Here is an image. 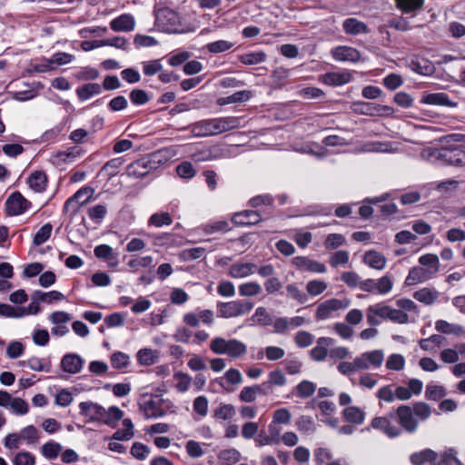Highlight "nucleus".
<instances>
[{"mask_svg":"<svg viewBox=\"0 0 465 465\" xmlns=\"http://www.w3.org/2000/svg\"><path fill=\"white\" fill-rule=\"evenodd\" d=\"M240 126V119L235 116L203 119L189 126L191 134L195 137L218 135Z\"/></svg>","mask_w":465,"mask_h":465,"instance_id":"f257e3e1","label":"nucleus"},{"mask_svg":"<svg viewBox=\"0 0 465 465\" xmlns=\"http://www.w3.org/2000/svg\"><path fill=\"white\" fill-rule=\"evenodd\" d=\"M140 410L146 419H157L175 412V406L159 394H143L139 402Z\"/></svg>","mask_w":465,"mask_h":465,"instance_id":"f03ea898","label":"nucleus"},{"mask_svg":"<svg viewBox=\"0 0 465 465\" xmlns=\"http://www.w3.org/2000/svg\"><path fill=\"white\" fill-rule=\"evenodd\" d=\"M163 163L162 153L154 152L128 164L125 174L128 177L143 178L151 172L157 170Z\"/></svg>","mask_w":465,"mask_h":465,"instance_id":"7ed1b4c3","label":"nucleus"},{"mask_svg":"<svg viewBox=\"0 0 465 465\" xmlns=\"http://www.w3.org/2000/svg\"><path fill=\"white\" fill-rule=\"evenodd\" d=\"M80 413L88 420H98L114 428L116 426V407L112 406L106 411L102 406L91 402L83 401L79 404Z\"/></svg>","mask_w":465,"mask_h":465,"instance_id":"20e7f679","label":"nucleus"},{"mask_svg":"<svg viewBox=\"0 0 465 465\" xmlns=\"http://www.w3.org/2000/svg\"><path fill=\"white\" fill-rule=\"evenodd\" d=\"M210 349L216 354H226L230 358L238 359L247 352V346L237 339L225 340L215 337L211 341Z\"/></svg>","mask_w":465,"mask_h":465,"instance_id":"39448f33","label":"nucleus"},{"mask_svg":"<svg viewBox=\"0 0 465 465\" xmlns=\"http://www.w3.org/2000/svg\"><path fill=\"white\" fill-rule=\"evenodd\" d=\"M218 317L221 318H235L244 315L252 311L253 302L250 301L235 300L232 302H217Z\"/></svg>","mask_w":465,"mask_h":465,"instance_id":"423d86ee","label":"nucleus"},{"mask_svg":"<svg viewBox=\"0 0 465 465\" xmlns=\"http://www.w3.org/2000/svg\"><path fill=\"white\" fill-rule=\"evenodd\" d=\"M435 157L444 165L465 166V149L463 147L441 144L440 148L437 150Z\"/></svg>","mask_w":465,"mask_h":465,"instance_id":"0eeeda50","label":"nucleus"},{"mask_svg":"<svg viewBox=\"0 0 465 465\" xmlns=\"http://www.w3.org/2000/svg\"><path fill=\"white\" fill-rule=\"evenodd\" d=\"M371 428L384 433L389 438H396L401 434V429L397 424L394 411H390L386 416L375 417L371 422Z\"/></svg>","mask_w":465,"mask_h":465,"instance_id":"6e6552de","label":"nucleus"},{"mask_svg":"<svg viewBox=\"0 0 465 465\" xmlns=\"http://www.w3.org/2000/svg\"><path fill=\"white\" fill-rule=\"evenodd\" d=\"M394 411L397 424L401 427V431L414 433L419 426V420L415 418L412 409L409 405H400Z\"/></svg>","mask_w":465,"mask_h":465,"instance_id":"1a4fd4ad","label":"nucleus"},{"mask_svg":"<svg viewBox=\"0 0 465 465\" xmlns=\"http://www.w3.org/2000/svg\"><path fill=\"white\" fill-rule=\"evenodd\" d=\"M155 25L158 29H169L180 23L178 13L168 7H154Z\"/></svg>","mask_w":465,"mask_h":465,"instance_id":"9d476101","label":"nucleus"},{"mask_svg":"<svg viewBox=\"0 0 465 465\" xmlns=\"http://www.w3.org/2000/svg\"><path fill=\"white\" fill-rule=\"evenodd\" d=\"M31 203L19 192L13 193L5 202L7 215L16 216L25 213Z\"/></svg>","mask_w":465,"mask_h":465,"instance_id":"9b49d317","label":"nucleus"},{"mask_svg":"<svg viewBox=\"0 0 465 465\" xmlns=\"http://www.w3.org/2000/svg\"><path fill=\"white\" fill-rule=\"evenodd\" d=\"M349 302H343L341 300L332 298L320 303L317 307L315 318L317 321H323L331 317L332 313L341 309H345Z\"/></svg>","mask_w":465,"mask_h":465,"instance_id":"f8f14e48","label":"nucleus"},{"mask_svg":"<svg viewBox=\"0 0 465 465\" xmlns=\"http://www.w3.org/2000/svg\"><path fill=\"white\" fill-rule=\"evenodd\" d=\"M384 359V354L381 350H374L371 351L364 352L355 358V364L360 370H367L371 366L379 368Z\"/></svg>","mask_w":465,"mask_h":465,"instance_id":"ddd939ff","label":"nucleus"},{"mask_svg":"<svg viewBox=\"0 0 465 465\" xmlns=\"http://www.w3.org/2000/svg\"><path fill=\"white\" fill-rule=\"evenodd\" d=\"M262 220L261 213L255 210H243L233 213L232 216V223L242 227L258 224Z\"/></svg>","mask_w":465,"mask_h":465,"instance_id":"4468645a","label":"nucleus"},{"mask_svg":"<svg viewBox=\"0 0 465 465\" xmlns=\"http://www.w3.org/2000/svg\"><path fill=\"white\" fill-rule=\"evenodd\" d=\"M292 263L297 270L302 272L316 273H323L326 272V266L324 263L311 260L306 256H296L292 260Z\"/></svg>","mask_w":465,"mask_h":465,"instance_id":"2eb2a0df","label":"nucleus"},{"mask_svg":"<svg viewBox=\"0 0 465 465\" xmlns=\"http://www.w3.org/2000/svg\"><path fill=\"white\" fill-rule=\"evenodd\" d=\"M420 103L430 105L445 106L454 108L458 104L445 93H425L420 98Z\"/></svg>","mask_w":465,"mask_h":465,"instance_id":"dca6fc26","label":"nucleus"},{"mask_svg":"<svg viewBox=\"0 0 465 465\" xmlns=\"http://www.w3.org/2000/svg\"><path fill=\"white\" fill-rule=\"evenodd\" d=\"M84 361L76 353H66L61 361V367L64 371L70 374H76L83 369Z\"/></svg>","mask_w":465,"mask_h":465,"instance_id":"f3484780","label":"nucleus"},{"mask_svg":"<svg viewBox=\"0 0 465 465\" xmlns=\"http://www.w3.org/2000/svg\"><path fill=\"white\" fill-rule=\"evenodd\" d=\"M352 76L349 71L329 72L322 76L323 84L331 86H339L350 83Z\"/></svg>","mask_w":465,"mask_h":465,"instance_id":"a211bd4d","label":"nucleus"},{"mask_svg":"<svg viewBox=\"0 0 465 465\" xmlns=\"http://www.w3.org/2000/svg\"><path fill=\"white\" fill-rule=\"evenodd\" d=\"M334 340L330 337H321L317 340V345L313 347L311 351V357L316 361H322L328 355L327 347L332 345Z\"/></svg>","mask_w":465,"mask_h":465,"instance_id":"6ab92c4d","label":"nucleus"},{"mask_svg":"<svg viewBox=\"0 0 465 465\" xmlns=\"http://www.w3.org/2000/svg\"><path fill=\"white\" fill-rule=\"evenodd\" d=\"M352 108L354 112L365 115H374L375 114H379L381 111L391 110V108L387 105H381L375 103L361 101L353 103Z\"/></svg>","mask_w":465,"mask_h":465,"instance_id":"aec40b11","label":"nucleus"},{"mask_svg":"<svg viewBox=\"0 0 465 465\" xmlns=\"http://www.w3.org/2000/svg\"><path fill=\"white\" fill-rule=\"evenodd\" d=\"M248 325L257 324L262 327H267L272 324V316L268 312L265 307L256 308L252 317L246 320Z\"/></svg>","mask_w":465,"mask_h":465,"instance_id":"412c9836","label":"nucleus"},{"mask_svg":"<svg viewBox=\"0 0 465 465\" xmlns=\"http://www.w3.org/2000/svg\"><path fill=\"white\" fill-rule=\"evenodd\" d=\"M331 54L337 61L356 62L360 59V53L350 46H337L332 49Z\"/></svg>","mask_w":465,"mask_h":465,"instance_id":"4be33fe9","label":"nucleus"},{"mask_svg":"<svg viewBox=\"0 0 465 465\" xmlns=\"http://www.w3.org/2000/svg\"><path fill=\"white\" fill-rule=\"evenodd\" d=\"M256 269V264L252 262H236L230 266L228 274L232 278H244L252 274Z\"/></svg>","mask_w":465,"mask_h":465,"instance_id":"5701e85b","label":"nucleus"},{"mask_svg":"<svg viewBox=\"0 0 465 465\" xmlns=\"http://www.w3.org/2000/svg\"><path fill=\"white\" fill-rule=\"evenodd\" d=\"M437 459L438 454L430 449L414 452L410 456V461L412 465H425L426 463L431 465Z\"/></svg>","mask_w":465,"mask_h":465,"instance_id":"b1692460","label":"nucleus"},{"mask_svg":"<svg viewBox=\"0 0 465 465\" xmlns=\"http://www.w3.org/2000/svg\"><path fill=\"white\" fill-rule=\"evenodd\" d=\"M252 95L253 94L252 91L242 90L235 92L231 95L218 98L217 104L223 106L231 104L244 103L249 101L252 97Z\"/></svg>","mask_w":465,"mask_h":465,"instance_id":"393cba45","label":"nucleus"},{"mask_svg":"<svg viewBox=\"0 0 465 465\" xmlns=\"http://www.w3.org/2000/svg\"><path fill=\"white\" fill-rule=\"evenodd\" d=\"M27 183L32 190L36 193H42L46 189L47 176L42 171H35L28 177Z\"/></svg>","mask_w":465,"mask_h":465,"instance_id":"a878e982","label":"nucleus"},{"mask_svg":"<svg viewBox=\"0 0 465 465\" xmlns=\"http://www.w3.org/2000/svg\"><path fill=\"white\" fill-rule=\"evenodd\" d=\"M295 427L302 434L312 435L316 431L317 424L315 423L312 417L308 415H301L295 420Z\"/></svg>","mask_w":465,"mask_h":465,"instance_id":"bb28decb","label":"nucleus"},{"mask_svg":"<svg viewBox=\"0 0 465 465\" xmlns=\"http://www.w3.org/2000/svg\"><path fill=\"white\" fill-rule=\"evenodd\" d=\"M363 262L371 268L382 270L386 265L385 257L380 252L371 250L365 252Z\"/></svg>","mask_w":465,"mask_h":465,"instance_id":"cd10ccee","label":"nucleus"},{"mask_svg":"<svg viewBox=\"0 0 465 465\" xmlns=\"http://www.w3.org/2000/svg\"><path fill=\"white\" fill-rule=\"evenodd\" d=\"M413 298L426 305H430L439 298V292L434 288H422L413 293Z\"/></svg>","mask_w":465,"mask_h":465,"instance_id":"c85d7f7f","label":"nucleus"},{"mask_svg":"<svg viewBox=\"0 0 465 465\" xmlns=\"http://www.w3.org/2000/svg\"><path fill=\"white\" fill-rule=\"evenodd\" d=\"M333 209V204L315 203L305 207L304 212L309 216H330L332 214Z\"/></svg>","mask_w":465,"mask_h":465,"instance_id":"c756f323","label":"nucleus"},{"mask_svg":"<svg viewBox=\"0 0 465 465\" xmlns=\"http://www.w3.org/2000/svg\"><path fill=\"white\" fill-rule=\"evenodd\" d=\"M342 416L346 421L360 425L364 421L365 413L356 406H350L342 411Z\"/></svg>","mask_w":465,"mask_h":465,"instance_id":"7c9ffc66","label":"nucleus"},{"mask_svg":"<svg viewBox=\"0 0 465 465\" xmlns=\"http://www.w3.org/2000/svg\"><path fill=\"white\" fill-rule=\"evenodd\" d=\"M101 91L102 87L99 84L90 83L79 86L76 89V94L81 101H85L90 99L92 96L100 94Z\"/></svg>","mask_w":465,"mask_h":465,"instance_id":"2f4dec72","label":"nucleus"},{"mask_svg":"<svg viewBox=\"0 0 465 465\" xmlns=\"http://www.w3.org/2000/svg\"><path fill=\"white\" fill-rule=\"evenodd\" d=\"M435 329L444 334H454L461 335L464 332V329L461 325L450 323L444 320H438L435 322Z\"/></svg>","mask_w":465,"mask_h":465,"instance_id":"473e14b6","label":"nucleus"},{"mask_svg":"<svg viewBox=\"0 0 465 465\" xmlns=\"http://www.w3.org/2000/svg\"><path fill=\"white\" fill-rule=\"evenodd\" d=\"M235 408L232 404L221 402L217 408L213 410V417L215 420H227L235 415Z\"/></svg>","mask_w":465,"mask_h":465,"instance_id":"72a5a7b5","label":"nucleus"},{"mask_svg":"<svg viewBox=\"0 0 465 465\" xmlns=\"http://www.w3.org/2000/svg\"><path fill=\"white\" fill-rule=\"evenodd\" d=\"M22 366H26L35 371H50L51 363L49 361L45 359H40L37 357H32L27 361H23L20 362Z\"/></svg>","mask_w":465,"mask_h":465,"instance_id":"f704fd0d","label":"nucleus"},{"mask_svg":"<svg viewBox=\"0 0 465 465\" xmlns=\"http://www.w3.org/2000/svg\"><path fill=\"white\" fill-rule=\"evenodd\" d=\"M410 67L417 74L430 75L434 71L433 64L426 59L411 60Z\"/></svg>","mask_w":465,"mask_h":465,"instance_id":"c9c22d12","label":"nucleus"},{"mask_svg":"<svg viewBox=\"0 0 465 465\" xmlns=\"http://www.w3.org/2000/svg\"><path fill=\"white\" fill-rule=\"evenodd\" d=\"M427 272L421 267H413L410 270L405 279V284L408 286L422 282L427 280Z\"/></svg>","mask_w":465,"mask_h":465,"instance_id":"e433bc0d","label":"nucleus"},{"mask_svg":"<svg viewBox=\"0 0 465 465\" xmlns=\"http://www.w3.org/2000/svg\"><path fill=\"white\" fill-rule=\"evenodd\" d=\"M127 265L133 270H138L139 268H149L154 267L153 259L152 256H143L132 258L127 262Z\"/></svg>","mask_w":465,"mask_h":465,"instance_id":"4c0bfd02","label":"nucleus"},{"mask_svg":"<svg viewBox=\"0 0 465 465\" xmlns=\"http://www.w3.org/2000/svg\"><path fill=\"white\" fill-rule=\"evenodd\" d=\"M424 0H396L397 6L403 14H410L420 9Z\"/></svg>","mask_w":465,"mask_h":465,"instance_id":"58836bf2","label":"nucleus"},{"mask_svg":"<svg viewBox=\"0 0 465 465\" xmlns=\"http://www.w3.org/2000/svg\"><path fill=\"white\" fill-rule=\"evenodd\" d=\"M223 381H226L229 384L236 385L242 383V376L239 370L231 368L224 373L223 377L217 379L221 386L225 388Z\"/></svg>","mask_w":465,"mask_h":465,"instance_id":"ea45409f","label":"nucleus"},{"mask_svg":"<svg viewBox=\"0 0 465 465\" xmlns=\"http://www.w3.org/2000/svg\"><path fill=\"white\" fill-rule=\"evenodd\" d=\"M413 414L418 420H426L431 414V408L423 401H417L411 407Z\"/></svg>","mask_w":465,"mask_h":465,"instance_id":"a19ab883","label":"nucleus"},{"mask_svg":"<svg viewBox=\"0 0 465 465\" xmlns=\"http://www.w3.org/2000/svg\"><path fill=\"white\" fill-rule=\"evenodd\" d=\"M158 358L157 351L152 349H141L137 352V359L140 364L149 366L153 364Z\"/></svg>","mask_w":465,"mask_h":465,"instance_id":"79ce46f5","label":"nucleus"},{"mask_svg":"<svg viewBox=\"0 0 465 465\" xmlns=\"http://www.w3.org/2000/svg\"><path fill=\"white\" fill-rule=\"evenodd\" d=\"M173 223V219L169 213H155L151 215L148 221L149 225L154 227H162L163 225H170Z\"/></svg>","mask_w":465,"mask_h":465,"instance_id":"37998d69","label":"nucleus"},{"mask_svg":"<svg viewBox=\"0 0 465 465\" xmlns=\"http://www.w3.org/2000/svg\"><path fill=\"white\" fill-rule=\"evenodd\" d=\"M35 292L37 295L35 300H40L41 302L52 303L54 302L63 301L65 298L64 295L58 291L44 292L42 291L36 290Z\"/></svg>","mask_w":465,"mask_h":465,"instance_id":"c03bdc74","label":"nucleus"},{"mask_svg":"<svg viewBox=\"0 0 465 465\" xmlns=\"http://www.w3.org/2000/svg\"><path fill=\"white\" fill-rule=\"evenodd\" d=\"M53 226L51 223L44 224L34 236V245L40 246L45 243L51 236Z\"/></svg>","mask_w":465,"mask_h":465,"instance_id":"a18cd8bd","label":"nucleus"},{"mask_svg":"<svg viewBox=\"0 0 465 465\" xmlns=\"http://www.w3.org/2000/svg\"><path fill=\"white\" fill-rule=\"evenodd\" d=\"M446 395V390L443 386L428 384L426 387L425 397L429 401H440Z\"/></svg>","mask_w":465,"mask_h":465,"instance_id":"49530a36","label":"nucleus"},{"mask_svg":"<svg viewBox=\"0 0 465 465\" xmlns=\"http://www.w3.org/2000/svg\"><path fill=\"white\" fill-rule=\"evenodd\" d=\"M266 59V54L263 52H251L243 54L240 56L239 60L242 64L252 65L263 62Z\"/></svg>","mask_w":465,"mask_h":465,"instance_id":"de8ad7c7","label":"nucleus"},{"mask_svg":"<svg viewBox=\"0 0 465 465\" xmlns=\"http://www.w3.org/2000/svg\"><path fill=\"white\" fill-rule=\"evenodd\" d=\"M261 292L260 284L255 282H245L239 286V294L241 296L252 297L258 295Z\"/></svg>","mask_w":465,"mask_h":465,"instance_id":"09e8293b","label":"nucleus"},{"mask_svg":"<svg viewBox=\"0 0 465 465\" xmlns=\"http://www.w3.org/2000/svg\"><path fill=\"white\" fill-rule=\"evenodd\" d=\"M208 399L204 395H200L193 400V411L200 416V418H203L208 413Z\"/></svg>","mask_w":465,"mask_h":465,"instance_id":"8fccbe9b","label":"nucleus"},{"mask_svg":"<svg viewBox=\"0 0 465 465\" xmlns=\"http://www.w3.org/2000/svg\"><path fill=\"white\" fill-rule=\"evenodd\" d=\"M129 98L131 103L134 105H143L151 99L150 95L144 90L139 88L132 90L129 94Z\"/></svg>","mask_w":465,"mask_h":465,"instance_id":"3c124183","label":"nucleus"},{"mask_svg":"<svg viewBox=\"0 0 465 465\" xmlns=\"http://www.w3.org/2000/svg\"><path fill=\"white\" fill-rule=\"evenodd\" d=\"M431 465H461V462L456 457V450L450 449L440 455L439 461Z\"/></svg>","mask_w":465,"mask_h":465,"instance_id":"603ef678","label":"nucleus"},{"mask_svg":"<svg viewBox=\"0 0 465 465\" xmlns=\"http://www.w3.org/2000/svg\"><path fill=\"white\" fill-rule=\"evenodd\" d=\"M297 395L301 398H308L312 396L315 390L316 385L307 380L302 381L297 386L295 387Z\"/></svg>","mask_w":465,"mask_h":465,"instance_id":"864d4df0","label":"nucleus"},{"mask_svg":"<svg viewBox=\"0 0 465 465\" xmlns=\"http://www.w3.org/2000/svg\"><path fill=\"white\" fill-rule=\"evenodd\" d=\"M460 144H465V134L460 133H452L441 138V144L451 147H462Z\"/></svg>","mask_w":465,"mask_h":465,"instance_id":"5fc2aeb1","label":"nucleus"},{"mask_svg":"<svg viewBox=\"0 0 465 465\" xmlns=\"http://www.w3.org/2000/svg\"><path fill=\"white\" fill-rule=\"evenodd\" d=\"M84 203H85V200L79 202V195H73L64 203L63 212L73 216L78 212L80 206Z\"/></svg>","mask_w":465,"mask_h":465,"instance_id":"6e6d98bb","label":"nucleus"},{"mask_svg":"<svg viewBox=\"0 0 465 465\" xmlns=\"http://www.w3.org/2000/svg\"><path fill=\"white\" fill-rule=\"evenodd\" d=\"M62 445L54 442L48 441L42 447V454L47 459H55L62 451Z\"/></svg>","mask_w":465,"mask_h":465,"instance_id":"4d7b16f0","label":"nucleus"},{"mask_svg":"<svg viewBox=\"0 0 465 465\" xmlns=\"http://www.w3.org/2000/svg\"><path fill=\"white\" fill-rule=\"evenodd\" d=\"M123 428L118 429V440H129L134 437V424L130 419H124Z\"/></svg>","mask_w":465,"mask_h":465,"instance_id":"13d9d810","label":"nucleus"},{"mask_svg":"<svg viewBox=\"0 0 465 465\" xmlns=\"http://www.w3.org/2000/svg\"><path fill=\"white\" fill-rule=\"evenodd\" d=\"M142 65L143 73L146 76H153L160 73L163 69V65L158 59L143 62Z\"/></svg>","mask_w":465,"mask_h":465,"instance_id":"bf43d9fd","label":"nucleus"},{"mask_svg":"<svg viewBox=\"0 0 465 465\" xmlns=\"http://www.w3.org/2000/svg\"><path fill=\"white\" fill-rule=\"evenodd\" d=\"M205 252V249L203 247H193L189 249H184L180 253V259L183 261H193L201 258Z\"/></svg>","mask_w":465,"mask_h":465,"instance_id":"052dcab7","label":"nucleus"},{"mask_svg":"<svg viewBox=\"0 0 465 465\" xmlns=\"http://www.w3.org/2000/svg\"><path fill=\"white\" fill-rule=\"evenodd\" d=\"M64 129V124H58L57 125L54 126L53 128L46 130L42 135H41V141L44 143H52L56 140V138L63 133Z\"/></svg>","mask_w":465,"mask_h":465,"instance_id":"680f3d73","label":"nucleus"},{"mask_svg":"<svg viewBox=\"0 0 465 465\" xmlns=\"http://www.w3.org/2000/svg\"><path fill=\"white\" fill-rule=\"evenodd\" d=\"M0 316L6 318H22L21 307H15L6 303H0Z\"/></svg>","mask_w":465,"mask_h":465,"instance_id":"e2e57ef3","label":"nucleus"},{"mask_svg":"<svg viewBox=\"0 0 465 465\" xmlns=\"http://www.w3.org/2000/svg\"><path fill=\"white\" fill-rule=\"evenodd\" d=\"M9 408L16 415H25L29 411L28 403L25 400L18 397H13Z\"/></svg>","mask_w":465,"mask_h":465,"instance_id":"0e129e2a","label":"nucleus"},{"mask_svg":"<svg viewBox=\"0 0 465 465\" xmlns=\"http://www.w3.org/2000/svg\"><path fill=\"white\" fill-rule=\"evenodd\" d=\"M274 198L271 194H260L251 198L248 201V205L252 208H257L261 205L272 206L273 204Z\"/></svg>","mask_w":465,"mask_h":465,"instance_id":"69168bd1","label":"nucleus"},{"mask_svg":"<svg viewBox=\"0 0 465 465\" xmlns=\"http://www.w3.org/2000/svg\"><path fill=\"white\" fill-rule=\"evenodd\" d=\"M177 174L183 179H192L196 174V171L190 162H183L176 167Z\"/></svg>","mask_w":465,"mask_h":465,"instance_id":"338daca9","label":"nucleus"},{"mask_svg":"<svg viewBox=\"0 0 465 465\" xmlns=\"http://www.w3.org/2000/svg\"><path fill=\"white\" fill-rule=\"evenodd\" d=\"M14 465H35V456L28 451L17 453L14 458Z\"/></svg>","mask_w":465,"mask_h":465,"instance_id":"774afa93","label":"nucleus"}]
</instances>
